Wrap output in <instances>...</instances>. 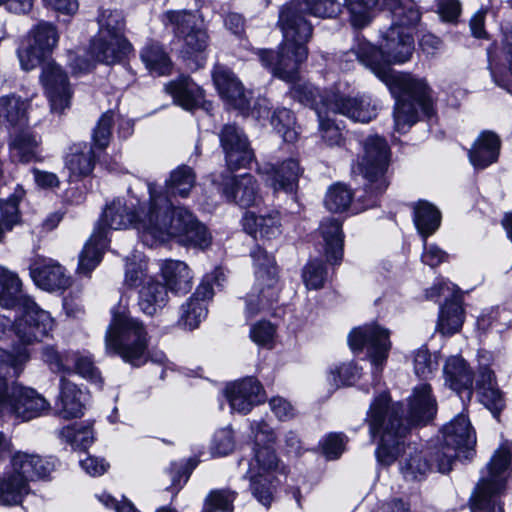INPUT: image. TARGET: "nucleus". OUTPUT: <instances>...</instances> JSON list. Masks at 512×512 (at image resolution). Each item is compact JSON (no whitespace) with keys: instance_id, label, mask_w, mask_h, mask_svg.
<instances>
[{"instance_id":"f257e3e1","label":"nucleus","mask_w":512,"mask_h":512,"mask_svg":"<svg viewBox=\"0 0 512 512\" xmlns=\"http://www.w3.org/2000/svg\"><path fill=\"white\" fill-rule=\"evenodd\" d=\"M392 25L383 35L380 48L361 45L355 54L398 98L394 109L395 128L405 132L418 121V108L431 118L435 114L431 90L424 79L397 73L390 66L410 60L414 52L413 31L421 14L413 0H386Z\"/></svg>"},{"instance_id":"f03ea898","label":"nucleus","mask_w":512,"mask_h":512,"mask_svg":"<svg viewBox=\"0 0 512 512\" xmlns=\"http://www.w3.org/2000/svg\"><path fill=\"white\" fill-rule=\"evenodd\" d=\"M149 200L138 210L128 212L120 201H113L106 207L97 225L107 234L106 227L114 230L125 229L134 224L136 229L147 239L164 242L176 238L185 246L205 248L210 244V235L189 211L174 210L162 193L148 185Z\"/></svg>"},{"instance_id":"7ed1b4c3","label":"nucleus","mask_w":512,"mask_h":512,"mask_svg":"<svg viewBox=\"0 0 512 512\" xmlns=\"http://www.w3.org/2000/svg\"><path fill=\"white\" fill-rule=\"evenodd\" d=\"M437 412V402L429 384L423 383L413 389L408 398V409L404 418L401 403H392L388 393L379 394L370 405L366 421L372 437H380L376 450L379 463L389 466L404 450V440L414 427L430 422Z\"/></svg>"},{"instance_id":"20e7f679","label":"nucleus","mask_w":512,"mask_h":512,"mask_svg":"<svg viewBox=\"0 0 512 512\" xmlns=\"http://www.w3.org/2000/svg\"><path fill=\"white\" fill-rule=\"evenodd\" d=\"M26 350L17 354L0 349V416L30 420L49 411V402L35 390L14 382L28 361Z\"/></svg>"},{"instance_id":"39448f33","label":"nucleus","mask_w":512,"mask_h":512,"mask_svg":"<svg viewBox=\"0 0 512 512\" xmlns=\"http://www.w3.org/2000/svg\"><path fill=\"white\" fill-rule=\"evenodd\" d=\"M279 24L284 41L277 51L260 49L257 54L262 65L286 82H294L299 76V67L307 59V42L313 32L311 23H305L295 13L279 15Z\"/></svg>"},{"instance_id":"423d86ee","label":"nucleus","mask_w":512,"mask_h":512,"mask_svg":"<svg viewBox=\"0 0 512 512\" xmlns=\"http://www.w3.org/2000/svg\"><path fill=\"white\" fill-rule=\"evenodd\" d=\"M21 286L15 273L0 267V306L6 309L19 307L23 311V315L15 321L13 330L22 344L30 345L49 334L54 320L49 312L22 293Z\"/></svg>"},{"instance_id":"0eeeda50","label":"nucleus","mask_w":512,"mask_h":512,"mask_svg":"<svg viewBox=\"0 0 512 512\" xmlns=\"http://www.w3.org/2000/svg\"><path fill=\"white\" fill-rule=\"evenodd\" d=\"M112 318L105 334V350L139 367L147 361L149 338L144 324L129 313L127 300L121 297L111 310Z\"/></svg>"},{"instance_id":"6e6552de","label":"nucleus","mask_w":512,"mask_h":512,"mask_svg":"<svg viewBox=\"0 0 512 512\" xmlns=\"http://www.w3.org/2000/svg\"><path fill=\"white\" fill-rule=\"evenodd\" d=\"M11 472L0 477V505L15 506L30 493L29 482L44 478L54 469V463L38 455L17 452L11 458Z\"/></svg>"},{"instance_id":"1a4fd4ad","label":"nucleus","mask_w":512,"mask_h":512,"mask_svg":"<svg viewBox=\"0 0 512 512\" xmlns=\"http://www.w3.org/2000/svg\"><path fill=\"white\" fill-rule=\"evenodd\" d=\"M512 447L503 444L495 451L471 497L472 512H504L498 498L505 492Z\"/></svg>"},{"instance_id":"9d476101","label":"nucleus","mask_w":512,"mask_h":512,"mask_svg":"<svg viewBox=\"0 0 512 512\" xmlns=\"http://www.w3.org/2000/svg\"><path fill=\"white\" fill-rule=\"evenodd\" d=\"M389 157L390 149L384 138L370 136L364 141L363 155L358 163L365 179L364 195L358 196L363 209L376 206L378 197L386 191L389 185L386 177Z\"/></svg>"},{"instance_id":"9b49d317","label":"nucleus","mask_w":512,"mask_h":512,"mask_svg":"<svg viewBox=\"0 0 512 512\" xmlns=\"http://www.w3.org/2000/svg\"><path fill=\"white\" fill-rule=\"evenodd\" d=\"M255 265V284L245 299V315L251 319L268 312L279 299L278 272L274 258L256 247L251 251Z\"/></svg>"},{"instance_id":"f8f14e48","label":"nucleus","mask_w":512,"mask_h":512,"mask_svg":"<svg viewBox=\"0 0 512 512\" xmlns=\"http://www.w3.org/2000/svg\"><path fill=\"white\" fill-rule=\"evenodd\" d=\"M172 25L174 34L183 39L181 53L184 58H199L197 67L204 61V52L209 44V36L203 26V21L194 13L188 11H169L165 15Z\"/></svg>"},{"instance_id":"ddd939ff","label":"nucleus","mask_w":512,"mask_h":512,"mask_svg":"<svg viewBox=\"0 0 512 512\" xmlns=\"http://www.w3.org/2000/svg\"><path fill=\"white\" fill-rule=\"evenodd\" d=\"M444 446L436 453L438 471L447 473L452 468V463L458 452L473 448L476 443L475 432L469 419L460 414L443 427Z\"/></svg>"},{"instance_id":"4468645a","label":"nucleus","mask_w":512,"mask_h":512,"mask_svg":"<svg viewBox=\"0 0 512 512\" xmlns=\"http://www.w3.org/2000/svg\"><path fill=\"white\" fill-rule=\"evenodd\" d=\"M279 469V460L275 451L268 445L254 448V458L250 462L251 491L265 507L273 501L271 473Z\"/></svg>"},{"instance_id":"2eb2a0df","label":"nucleus","mask_w":512,"mask_h":512,"mask_svg":"<svg viewBox=\"0 0 512 512\" xmlns=\"http://www.w3.org/2000/svg\"><path fill=\"white\" fill-rule=\"evenodd\" d=\"M353 351L367 350V356L376 371L381 370L391 347L389 331L377 324H369L353 329L348 337Z\"/></svg>"},{"instance_id":"dca6fc26","label":"nucleus","mask_w":512,"mask_h":512,"mask_svg":"<svg viewBox=\"0 0 512 512\" xmlns=\"http://www.w3.org/2000/svg\"><path fill=\"white\" fill-rule=\"evenodd\" d=\"M56 27L48 22L38 23L29 33L26 44L19 48L21 67L26 70L36 68L58 43Z\"/></svg>"},{"instance_id":"f3484780","label":"nucleus","mask_w":512,"mask_h":512,"mask_svg":"<svg viewBox=\"0 0 512 512\" xmlns=\"http://www.w3.org/2000/svg\"><path fill=\"white\" fill-rule=\"evenodd\" d=\"M40 79L51 111L62 114L65 109L69 108L72 97L66 73L56 63L49 62L44 65Z\"/></svg>"},{"instance_id":"a211bd4d","label":"nucleus","mask_w":512,"mask_h":512,"mask_svg":"<svg viewBox=\"0 0 512 512\" xmlns=\"http://www.w3.org/2000/svg\"><path fill=\"white\" fill-rule=\"evenodd\" d=\"M219 139L230 170L245 168L254 159L246 135L235 124L224 125L219 132Z\"/></svg>"},{"instance_id":"6ab92c4d","label":"nucleus","mask_w":512,"mask_h":512,"mask_svg":"<svg viewBox=\"0 0 512 512\" xmlns=\"http://www.w3.org/2000/svg\"><path fill=\"white\" fill-rule=\"evenodd\" d=\"M223 197L242 208L256 206L262 201L259 184L251 174L226 177L220 186Z\"/></svg>"},{"instance_id":"aec40b11","label":"nucleus","mask_w":512,"mask_h":512,"mask_svg":"<svg viewBox=\"0 0 512 512\" xmlns=\"http://www.w3.org/2000/svg\"><path fill=\"white\" fill-rule=\"evenodd\" d=\"M257 172L274 191L292 193L297 189L298 180L303 170L297 160L288 159L279 166L269 162L262 163L258 166Z\"/></svg>"},{"instance_id":"412c9836","label":"nucleus","mask_w":512,"mask_h":512,"mask_svg":"<svg viewBox=\"0 0 512 512\" xmlns=\"http://www.w3.org/2000/svg\"><path fill=\"white\" fill-rule=\"evenodd\" d=\"M29 270L35 284L44 290H64L71 285L65 269L53 259L37 256L31 261Z\"/></svg>"},{"instance_id":"4be33fe9","label":"nucleus","mask_w":512,"mask_h":512,"mask_svg":"<svg viewBox=\"0 0 512 512\" xmlns=\"http://www.w3.org/2000/svg\"><path fill=\"white\" fill-rule=\"evenodd\" d=\"M226 396L233 411L247 414L264 400L265 393L258 380L248 377L227 386Z\"/></svg>"},{"instance_id":"5701e85b","label":"nucleus","mask_w":512,"mask_h":512,"mask_svg":"<svg viewBox=\"0 0 512 512\" xmlns=\"http://www.w3.org/2000/svg\"><path fill=\"white\" fill-rule=\"evenodd\" d=\"M331 107V114H342L362 123L371 121L377 115V105L368 96L347 97L337 91Z\"/></svg>"},{"instance_id":"b1692460","label":"nucleus","mask_w":512,"mask_h":512,"mask_svg":"<svg viewBox=\"0 0 512 512\" xmlns=\"http://www.w3.org/2000/svg\"><path fill=\"white\" fill-rule=\"evenodd\" d=\"M131 46L125 36H96L90 44L89 55L95 62L111 65L120 62Z\"/></svg>"},{"instance_id":"393cba45","label":"nucleus","mask_w":512,"mask_h":512,"mask_svg":"<svg viewBox=\"0 0 512 512\" xmlns=\"http://www.w3.org/2000/svg\"><path fill=\"white\" fill-rule=\"evenodd\" d=\"M212 77L220 95L234 107L245 109L249 106L243 85L228 67L215 65Z\"/></svg>"},{"instance_id":"a878e982","label":"nucleus","mask_w":512,"mask_h":512,"mask_svg":"<svg viewBox=\"0 0 512 512\" xmlns=\"http://www.w3.org/2000/svg\"><path fill=\"white\" fill-rule=\"evenodd\" d=\"M291 97L304 106L313 109L317 116L330 114L334 97L337 96L335 90L319 91L318 88L310 83L294 84L290 89Z\"/></svg>"},{"instance_id":"bb28decb","label":"nucleus","mask_w":512,"mask_h":512,"mask_svg":"<svg viewBox=\"0 0 512 512\" xmlns=\"http://www.w3.org/2000/svg\"><path fill=\"white\" fill-rule=\"evenodd\" d=\"M342 11V6L337 0H291L280 11V15L295 13L301 21L310 23L305 14L321 18H335Z\"/></svg>"},{"instance_id":"cd10ccee","label":"nucleus","mask_w":512,"mask_h":512,"mask_svg":"<svg viewBox=\"0 0 512 512\" xmlns=\"http://www.w3.org/2000/svg\"><path fill=\"white\" fill-rule=\"evenodd\" d=\"M446 384L455 392L466 393V398L471 399L473 393L474 376L467 362L460 356H451L444 366Z\"/></svg>"},{"instance_id":"c85d7f7f","label":"nucleus","mask_w":512,"mask_h":512,"mask_svg":"<svg viewBox=\"0 0 512 512\" xmlns=\"http://www.w3.org/2000/svg\"><path fill=\"white\" fill-rule=\"evenodd\" d=\"M500 147L499 137L494 132L484 131L469 151L470 162L477 169L486 168L498 160Z\"/></svg>"},{"instance_id":"c756f323","label":"nucleus","mask_w":512,"mask_h":512,"mask_svg":"<svg viewBox=\"0 0 512 512\" xmlns=\"http://www.w3.org/2000/svg\"><path fill=\"white\" fill-rule=\"evenodd\" d=\"M165 90L173 97L175 103L186 110L197 108L204 99V91L188 76H181L169 82Z\"/></svg>"},{"instance_id":"7c9ffc66","label":"nucleus","mask_w":512,"mask_h":512,"mask_svg":"<svg viewBox=\"0 0 512 512\" xmlns=\"http://www.w3.org/2000/svg\"><path fill=\"white\" fill-rule=\"evenodd\" d=\"M242 225L244 230L255 239H271L281 233L280 216L277 211H271L265 215L246 212L242 218Z\"/></svg>"},{"instance_id":"2f4dec72","label":"nucleus","mask_w":512,"mask_h":512,"mask_svg":"<svg viewBox=\"0 0 512 512\" xmlns=\"http://www.w3.org/2000/svg\"><path fill=\"white\" fill-rule=\"evenodd\" d=\"M83 396V392L76 384L62 377L56 403L57 414L64 419L81 417L84 411Z\"/></svg>"},{"instance_id":"473e14b6","label":"nucleus","mask_w":512,"mask_h":512,"mask_svg":"<svg viewBox=\"0 0 512 512\" xmlns=\"http://www.w3.org/2000/svg\"><path fill=\"white\" fill-rule=\"evenodd\" d=\"M168 287L163 283L149 279L138 292V306L149 316L155 315L168 302Z\"/></svg>"},{"instance_id":"72a5a7b5","label":"nucleus","mask_w":512,"mask_h":512,"mask_svg":"<svg viewBox=\"0 0 512 512\" xmlns=\"http://www.w3.org/2000/svg\"><path fill=\"white\" fill-rule=\"evenodd\" d=\"M107 244L108 239L104 229L101 226L96 227L79 255L77 271L89 274L100 263Z\"/></svg>"},{"instance_id":"f704fd0d","label":"nucleus","mask_w":512,"mask_h":512,"mask_svg":"<svg viewBox=\"0 0 512 512\" xmlns=\"http://www.w3.org/2000/svg\"><path fill=\"white\" fill-rule=\"evenodd\" d=\"M196 183V175L193 169L187 165L178 166L176 169L171 171L169 179L166 181V191L157 190L155 184L151 183L155 190L159 193H162L169 200L172 208L174 210L183 209L181 207H174L171 200L168 197L170 194L173 197H188L190 191L195 186ZM185 211H187L185 209Z\"/></svg>"},{"instance_id":"c9c22d12","label":"nucleus","mask_w":512,"mask_h":512,"mask_svg":"<svg viewBox=\"0 0 512 512\" xmlns=\"http://www.w3.org/2000/svg\"><path fill=\"white\" fill-rule=\"evenodd\" d=\"M162 275L167 287L175 294H187L192 288L191 270L179 260H167L162 265Z\"/></svg>"},{"instance_id":"e433bc0d","label":"nucleus","mask_w":512,"mask_h":512,"mask_svg":"<svg viewBox=\"0 0 512 512\" xmlns=\"http://www.w3.org/2000/svg\"><path fill=\"white\" fill-rule=\"evenodd\" d=\"M319 229L325 242L327 260L337 264L343 255L341 223L334 218H328L321 223Z\"/></svg>"},{"instance_id":"4c0bfd02","label":"nucleus","mask_w":512,"mask_h":512,"mask_svg":"<svg viewBox=\"0 0 512 512\" xmlns=\"http://www.w3.org/2000/svg\"><path fill=\"white\" fill-rule=\"evenodd\" d=\"M25 195L24 189L17 185L8 199H0V242L7 231L12 230L20 221L18 205Z\"/></svg>"},{"instance_id":"58836bf2","label":"nucleus","mask_w":512,"mask_h":512,"mask_svg":"<svg viewBox=\"0 0 512 512\" xmlns=\"http://www.w3.org/2000/svg\"><path fill=\"white\" fill-rule=\"evenodd\" d=\"M414 223L423 238H427L440 226V211L427 201H419L414 206Z\"/></svg>"},{"instance_id":"ea45409f","label":"nucleus","mask_w":512,"mask_h":512,"mask_svg":"<svg viewBox=\"0 0 512 512\" xmlns=\"http://www.w3.org/2000/svg\"><path fill=\"white\" fill-rule=\"evenodd\" d=\"M72 152L66 157V166L72 175L83 177L89 175L95 164V150L93 147L84 145H75Z\"/></svg>"},{"instance_id":"a19ab883","label":"nucleus","mask_w":512,"mask_h":512,"mask_svg":"<svg viewBox=\"0 0 512 512\" xmlns=\"http://www.w3.org/2000/svg\"><path fill=\"white\" fill-rule=\"evenodd\" d=\"M38 140L28 132L16 134L10 142V157L14 162L29 163L38 160Z\"/></svg>"},{"instance_id":"79ce46f5","label":"nucleus","mask_w":512,"mask_h":512,"mask_svg":"<svg viewBox=\"0 0 512 512\" xmlns=\"http://www.w3.org/2000/svg\"><path fill=\"white\" fill-rule=\"evenodd\" d=\"M27 103L15 95L0 98V123L22 127L27 124Z\"/></svg>"},{"instance_id":"37998d69","label":"nucleus","mask_w":512,"mask_h":512,"mask_svg":"<svg viewBox=\"0 0 512 512\" xmlns=\"http://www.w3.org/2000/svg\"><path fill=\"white\" fill-rule=\"evenodd\" d=\"M463 324V309L457 300L446 302L440 310L437 328L443 335H452Z\"/></svg>"},{"instance_id":"c03bdc74","label":"nucleus","mask_w":512,"mask_h":512,"mask_svg":"<svg viewBox=\"0 0 512 512\" xmlns=\"http://www.w3.org/2000/svg\"><path fill=\"white\" fill-rule=\"evenodd\" d=\"M141 59L151 72L158 75H165L170 72L171 60L158 43L147 44L141 51Z\"/></svg>"},{"instance_id":"a18cd8bd","label":"nucleus","mask_w":512,"mask_h":512,"mask_svg":"<svg viewBox=\"0 0 512 512\" xmlns=\"http://www.w3.org/2000/svg\"><path fill=\"white\" fill-rule=\"evenodd\" d=\"M271 125L285 142L297 140L296 119L291 110L286 108L275 110L271 117Z\"/></svg>"},{"instance_id":"49530a36","label":"nucleus","mask_w":512,"mask_h":512,"mask_svg":"<svg viewBox=\"0 0 512 512\" xmlns=\"http://www.w3.org/2000/svg\"><path fill=\"white\" fill-rule=\"evenodd\" d=\"M97 22L98 36H124L125 21L122 13L117 10H101Z\"/></svg>"},{"instance_id":"de8ad7c7","label":"nucleus","mask_w":512,"mask_h":512,"mask_svg":"<svg viewBox=\"0 0 512 512\" xmlns=\"http://www.w3.org/2000/svg\"><path fill=\"white\" fill-rule=\"evenodd\" d=\"M70 356L72 372L79 374L81 377L86 378L93 383H102L100 372L95 367L93 360L88 354L82 353L80 351H72Z\"/></svg>"},{"instance_id":"09e8293b","label":"nucleus","mask_w":512,"mask_h":512,"mask_svg":"<svg viewBox=\"0 0 512 512\" xmlns=\"http://www.w3.org/2000/svg\"><path fill=\"white\" fill-rule=\"evenodd\" d=\"M59 436L79 449H86L94 442V433L90 426H66L59 431Z\"/></svg>"},{"instance_id":"8fccbe9b","label":"nucleus","mask_w":512,"mask_h":512,"mask_svg":"<svg viewBox=\"0 0 512 512\" xmlns=\"http://www.w3.org/2000/svg\"><path fill=\"white\" fill-rule=\"evenodd\" d=\"M206 315L207 308L205 303L189 298L187 303L181 307L179 324L184 328L192 330L198 327Z\"/></svg>"},{"instance_id":"3c124183","label":"nucleus","mask_w":512,"mask_h":512,"mask_svg":"<svg viewBox=\"0 0 512 512\" xmlns=\"http://www.w3.org/2000/svg\"><path fill=\"white\" fill-rule=\"evenodd\" d=\"M377 3L378 0H346L352 25L357 28L366 26L371 21L372 10Z\"/></svg>"},{"instance_id":"603ef678","label":"nucleus","mask_w":512,"mask_h":512,"mask_svg":"<svg viewBox=\"0 0 512 512\" xmlns=\"http://www.w3.org/2000/svg\"><path fill=\"white\" fill-rule=\"evenodd\" d=\"M430 463L422 452H415L400 462V471L407 480H418L430 470Z\"/></svg>"},{"instance_id":"864d4df0","label":"nucleus","mask_w":512,"mask_h":512,"mask_svg":"<svg viewBox=\"0 0 512 512\" xmlns=\"http://www.w3.org/2000/svg\"><path fill=\"white\" fill-rule=\"evenodd\" d=\"M352 197L353 194L346 185L336 184L328 190L325 206L331 212H343L350 206Z\"/></svg>"},{"instance_id":"5fc2aeb1","label":"nucleus","mask_w":512,"mask_h":512,"mask_svg":"<svg viewBox=\"0 0 512 512\" xmlns=\"http://www.w3.org/2000/svg\"><path fill=\"white\" fill-rule=\"evenodd\" d=\"M236 492L229 489L212 490L205 499V511H232Z\"/></svg>"},{"instance_id":"6e6d98bb","label":"nucleus","mask_w":512,"mask_h":512,"mask_svg":"<svg viewBox=\"0 0 512 512\" xmlns=\"http://www.w3.org/2000/svg\"><path fill=\"white\" fill-rule=\"evenodd\" d=\"M113 124L114 114L112 111H108L100 117L92 135L93 149L104 150L108 146Z\"/></svg>"},{"instance_id":"4d7b16f0","label":"nucleus","mask_w":512,"mask_h":512,"mask_svg":"<svg viewBox=\"0 0 512 512\" xmlns=\"http://www.w3.org/2000/svg\"><path fill=\"white\" fill-rule=\"evenodd\" d=\"M71 352L60 354L53 346H45L42 349V359L55 373H72Z\"/></svg>"},{"instance_id":"13d9d810","label":"nucleus","mask_w":512,"mask_h":512,"mask_svg":"<svg viewBox=\"0 0 512 512\" xmlns=\"http://www.w3.org/2000/svg\"><path fill=\"white\" fill-rule=\"evenodd\" d=\"M478 393L481 403L491 411L494 417H498L505 402L497 383L478 389Z\"/></svg>"},{"instance_id":"bf43d9fd","label":"nucleus","mask_w":512,"mask_h":512,"mask_svg":"<svg viewBox=\"0 0 512 512\" xmlns=\"http://www.w3.org/2000/svg\"><path fill=\"white\" fill-rule=\"evenodd\" d=\"M360 375V369L354 363L342 364L330 371L328 380L332 386L338 388L341 385H350Z\"/></svg>"},{"instance_id":"052dcab7","label":"nucleus","mask_w":512,"mask_h":512,"mask_svg":"<svg viewBox=\"0 0 512 512\" xmlns=\"http://www.w3.org/2000/svg\"><path fill=\"white\" fill-rule=\"evenodd\" d=\"M319 132L323 141L329 146H338L343 141L340 128L329 117V114L318 116Z\"/></svg>"},{"instance_id":"680f3d73","label":"nucleus","mask_w":512,"mask_h":512,"mask_svg":"<svg viewBox=\"0 0 512 512\" xmlns=\"http://www.w3.org/2000/svg\"><path fill=\"white\" fill-rule=\"evenodd\" d=\"M235 448L234 432L230 427L219 429L213 437L211 450L218 456H225Z\"/></svg>"},{"instance_id":"e2e57ef3","label":"nucleus","mask_w":512,"mask_h":512,"mask_svg":"<svg viewBox=\"0 0 512 512\" xmlns=\"http://www.w3.org/2000/svg\"><path fill=\"white\" fill-rule=\"evenodd\" d=\"M326 279V269L322 262L311 261L303 270V280L308 289H320Z\"/></svg>"},{"instance_id":"0e129e2a","label":"nucleus","mask_w":512,"mask_h":512,"mask_svg":"<svg viewBox=\"0 0 512 512\" xmlns=\"http://www.w3.org/2000/svg\"><path fill=\"white\" fill-rule=\"evenodd\" d=\"M152 279L146 272V264L144 262H128L126 264L125 285L130 288L143 286L145 282Z\"/></svg>"},{"instance_id":"69168bd1","label":"nucleus","mask_w":512,"mask_h":512,"mask_svg":"<svg viewBox=\"0 0 512 512\" xmlns=\"http://www.w3.org/2000/svg\"><path fill=\"white\" fill-rule=\"evenodd\" d=\"M250 430L255 442V446H261V443L273 444L276 441V434L270 425L264 420H254L250 423Z\"/></svg>"},{"instance_id":"338daca9","label":"nucleus","mask_w":512,"mask_h":512,"mask_svg":"<svg viewBox=\"0 0 512 512\" xmlns=\"http://www.w3.org/2000/svg\"><path fill=\"white\" fill-rule=\"evenodd\" d=\"M437 368V362L432 359L430 352L420 348L414 355L415 373L422 378H427Z\"/></svg>"},{"instance_id":"774afa93","label":"nucleus","mask_w":512,"mask_h":512,"mask_svg":"<svg viewBox=\"0 0 512 512\" xmlns=\"http://www.w3.org/2000/svg\"><path fill=\"white\" fill-rule=\"evenodd\" d=\"M275 327L268 321H259L251 327L250 338L258 345H266L275 335Z\"/></svg>"}]
</instances>
